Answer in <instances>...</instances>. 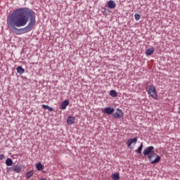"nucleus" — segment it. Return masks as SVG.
Returning <instances> with one entry per match:
<instances>
[{
	"mask_svg": "<svg viewBox=\"0 0 180 180\" xmlns=\"http://www.w3.org/2000/svg\"><path fill=\"white\" fill-rule=\"evenodd\" d=\"M148 94H149L150 96L153 98V99H157V98H158V95L155 91V86H154L153 84L149 86Z\"/></svg>",
	"mask_w": 180,
	"mask_h": 180,
	"instance_id": "7ed1b4c3",
	"label": "nucleus"
},
{
	"mask_svg": "<svg viewBox=\"0 0 180 180\" xmlns=\"http://www.w3.org/2000/svg\"><path fill=\"white\" fill-rule=\"evenodd\" d=\"M5 158H6L5 155H4V154H1L0 155V160H1V161H2V160H5Z\"/></svg>",
	"mask_w": 180,
	"mask_h": 180,
	"instance_id": "aec40b11",
	"label": "nucleus"
},
{
	"mask_svg": "<svg viewBox=\"0 0 180 180\" xmlns=\"http://www.w3.org/2000/svg\"><path fill=\"white\" fill-rule=\"evenodd\" d=\"M111 178L113 180H119L120 179V175H119V173H115L112 174Z\"/></svg>",
	"mask_w": 180,
	"mask_h": 180,
	"instance_id": "dca6fc26",
	"label": "nucleus"
},
{
	"mask_svg": "<svg viewBox=\"0 0 180 180\" xmlns=\"http://www.w3.org/2000/svg\"><path fill=\"white\" fill-rule=\"evenodd\" d=\"M75 122V117L73 116H69L67 119V123L68 126H71V124H74Z\"/></svg>",
	"mask_w": 180,
	"mask_h": 180,
	"instance_id": "6e6552de",
	"label": "nucleus"
},
{
	"mask_svg": "<svg viewBox=\"0 0 180 180\" xmlns=\"http://www.w3.org/2000/svg\"><path fill=\"white\" fill-rule=\"evenodd\" d=\"M12 171H15L17 174H20V172H22V167L19 165H13L8 170V172H12Z\"/></svg>",
	"mask_w": 180,
	"mask_h": 180,
	"instance_id": "39448f33",
	"label": "nucleus"
},
{
	"mask_svg": "<svg viewBox=\"0 0 180 180\" xmlns=\"http://www.w3.org/2000/svg\"><path fill=\"white\" fill-rule=\"evenodd\" d=\"M49 105H42V109H49Z\"/></svg>",
	"mask_w": 180,
	"mask_h": 180,
	"instance_id": "412c9836",
	"label": "nucleus"
},
{
	"mask_svg": "<svg viewBox=\"0 0 180 180\" xmlns=\"http://www.w3.org/2000/svg\"><path fill=\"white\" fill-rule=\"evenodd\" d=\"M34 174V172H33V170H30L26 173L25 178L27 179H30V178H32V176H33Z\"/></svg>",
	"mask_w": 180,
	"mask_h": 180,
	"instance_id": "9b49d317",
	"label": "nucleus"
},
{
	"mask_svg": "<svg viewBox=\"0 0 180 180\" xmlns=\"http://www.w3.org/2000/svg\"><path fill=\"white\" fill-rule=\"evenodd\" d=\"M103 113H106L107 115H113L115 113V108L111 107H106L103 110Z\"/></svg>",
	"mask_w": 180,
	"mask_h": 180,
	"instance_id": "423d86ee",
	"label": "nucleus"
},
{
	"mask_svg": "<svg viewBox=\"0 0 180 180\" xmlns=\"http://www.w3.org/2000/svg\"><path fill=\"white\" fill-rule=\"evenodd\" d=\"M124 116V113L120 108H117L116 112L113 113L112 117L114 119H122Z\"/></svg>",
	"mask_w": 180,
	"mask_h": 180,
	"instance_id": "20e7f679",
	"label": "nucleus"
},
{
	"mask_svg": "<svg viewBox=\"0 0 180 180\" xmlns=\"http://www.w3.org/2000/svg\"><path fill=\"white\" fill-rule=\"evenodd\" d=\"M17 72L18 74H20V75H22V74H23L25 72V70L23 69V68L22 66H18L17 68Z\"/></svg>",
	"mask_w": 180,
	"mask_h": 180,
	"instance_id": "2eb2a0df",
	"label": "nucleus"
},
{
	"mask_svg": "<svg viewBox=\"0 0 180 180\" xmlns=\"http://www.w3.org/2000/svg\"><path fill=\"white\" fill-rule=\"evenodd\" d=\"M109 95L112 96V98H116V96H117V91H116V90H111Z\"/></svg>",
	"mask_w": 180,
	"mask_h": 180,
	"instance_id": "f3484780",
	"label": "nucleus"
},
{
	"mask_svg": "<svg viewBox=\"0 0 180 180\" xmlns=\"http://www.w3.org/2000/svg\"><path fill=\"white\" fill-rule=\"evenodd\" d=\"M154 53V47L148 49L146 51V56H151Z\"/></svg>",
	"mask_w": 180,
	"mask_h": 180,
	"instance_id": "4468645a",
	"label": "nucleus"
},
{
	"mask_svg": "<svg viewBox=\"0 0 180 180\" xmlns=\"http://www.w3.org/2000/svg\"><path fill=\"white\" fill-rule=\"evenodd\" d=\"M143 150V143H141L140 146L136 150L138 154H141V151Z\"/></svg>",
	"mask_w": 180,
	"mask_h": 180,
	"instance_id": "a211bd4d",
	"label": "nucleus"
},
{
	"mask_svg": "<svg viewBox=\"0 0 180 180\" xmlns=\"http://www.w3.org/2000/svg\"><path fill=\"white\" fill-rule=\"evenodd\" d=\"M134 18H135V20H139V19H141V15H140V14L139 13H135Z\"/></svg>",
	"mask_w": 180,
	"mask_h": 180,
	"instance_id": "6ab92c4d",
	"label": "nucleus"
},
{
	"mask_svg": "<svg viewBox=\"0 0 180 180\" xmlns=\"http://www.w3.org/2000/svg\"><path fill=\"white\" fill-rule=\"evenodd\" d=\"M133 143L134 144H136V143H137V138H132V139H128L127 141V147H131V144H133Z\"/></svg>",
	"mask_w": 180,
	"mask_h": 180,
	"instance_id": "1a4fd4ad",
	"label": "nucleus"
},
{
	"mask_svg": "<svg viewBox=\"0 0 180 180\" xmlns=\"http://www.w3.org/2000/svg\"><path fill=\"white\" fill-rule=\"evenodd\" d=\"M68 105H70V101L65 100L64 101H63L61 103L60 108L62 110H65V109H67V106H68Z\"/></svg>",
	"mask_w": 180,
	"mask_h": 180,
	"instance_id": "0eeeda50",
	"label": "nucleus"
},
{
	"mask_svg": "<svg viewBox=\"0 0 180 180\" xmlns=\"http://www.w3.org/2000/svg\"><path fill=\"white\" fill-rule=\"evenodd\" d=\"M36 168L37 171H43V169H44V165H43L41 162H39L36 165Z\"/></svg>",
	"mask_w": 180,
	"mask_h": 180,
	"instance_id": "f8f14e48",
	"label": "nucleus"
},
{
	"mask_svg": "<svg viewBox=\"0 0 180 180\" xmlns=\"http://www.w3.org/2000/svg\"><path fill=\"white\" fill-rule=\"evenodd\" d=\"M40 180H47L46 178H41Z\"/></svg>",
	"mask_w": 180,
	"mask_h": 180,
	"instance_id": "5701e85b",
	"label": "nucleus"
},
{
	"mask_svg": "<svg viewBox=\"0 0 180 180\" xmlns=\"http://www.w3.org/2000/svg\"><path fill=\"white\" fill-rule=\"evenodd\" d=\"M143 155H147L148 159L150 161V164L154 165V164H158L161 161V156L157 155L154 151V146L146 147L143 152Z\"/></svg>",
	"mask_w": 180,
	"mask_h": 180,
	"instance_id": "f03ea898",
	"label": "nucleus"
},
{
	"mask_svg": "<svg viewBox=\"0 0 180 180\" xmlns=\"http://www.w3.org/2000/svg\"><path fill=\"white\" fill-rule=\"evenodd\" d=\"M108 8L110 9H115L116 8V3H115V1L110 0L108 3Z\"/></svg>",
	"mask_w": 180,
	"mask_h": 180,
	"instance_id": "9d476101",
	"label": "nucleus"
},
{
	"mask_svg": "<svg viewBox=\"0 0 180 180\" xmlns=\"http://www.w3.org/2000/svg\"><path fill=\"white\" fill-rule=\"evenodd\" d=\"M47 110H49V112H53V110H54V109L50 106L48 107Z\"/></svg>",
	"mask_w": 180,
	"mask_h": 180,
	"instance_id": "4be33fe9",
	"label": "nucleus"
},
{
	"mask_svg": "<svg viewBox=\"0 0 180 180\" xmlns=\"http://www.w3.org/2000/svg\"><path fill=\"white\" fill-rule=\"evenodd\" d=\"M36 25V13L29 8H15L7 17V26L15 34L32 32Z\"/></svg>",
	"mask_w": 180,
	"mask_h": 180,
	"instance_id": "f257e3e1",
	"label": "nucleus"
},
{
	"mask_svg": "<svg viewBox=\"0 0 180 180\" xmlns=\"http://www.w3.org/2000/svg\"><path fill=\"white\" fill-rule=\"evenodd\" d=\"M6 165H7V167H12V165H13V160L11 158H7L6 160Z\"/></svg>",
	"mask_w": 180,
	"mask_h": 180,
	"instance_id": "ddd939ff",
	"label": "nucleus"
}]
</instances>
